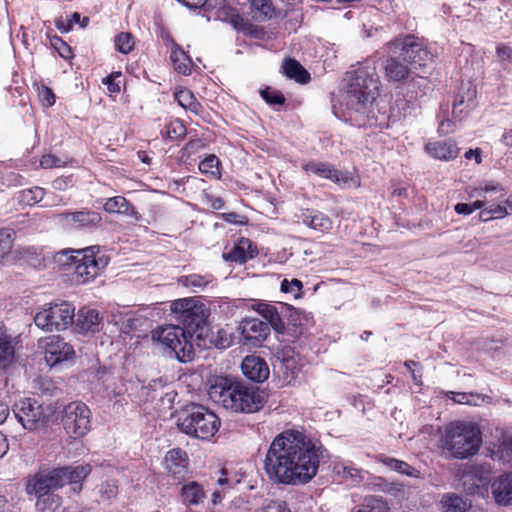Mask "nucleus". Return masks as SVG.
I'll list each match as a JSON object with an SVG mask.
<instances>
[{"instance_id":"19","label":"nucleus","mask_w":512,"mask_h":512,"mask_svg":"<svg viewBox=\"0 0 512 512\" xmlns=\"http://www.w3.org/2000/svg\"><path fill=\"white\" fill-rule=\"evenodd\" d=\"M476 90L470 83H463L459 88L458 95L453 103L452 115L462 120L474 106Z\"/></svg>"},{"instance_id":"8","label":"nucleus","mask_w":512,"mask_h":512,"mask_svg":"<svg viewBox=\"0 0 512 512\" xmlns=\"http://www.w3.org/2000/svg\"><path fill=\"white\" fill-rule=\"evenodd\" d=\"M170 310L175 319L183 325L189 337L202 331L208 317V309L198 298L189 297L171 302Z\"/></svg>"},{"instance_id":"5","label":"nucleus","mask_w":512,"mask_h":512,"mask_svg":"<svg viewBox=\"0 0 512 512\" xmlns=\"http://www.w3.org/2000/svg\"><path fill=\"white\" fill-rule=\"evenodd\" d=\"M94 247L83 250H63L55 255L60 265L70 270L78 284H85L94 279L108 264L103 255H96Z\"/></svg>"},{"instance_id":"53","label":"nucleus","mask_w":512,"mask_h":512,"mask_svg":"<svg viewBox=\"0 0 512 512\" xmlns=\"http://www.w3.org/2000/svg\"><path fill=\"white\" fill-rule=\"evenodd\" d=\"M251 503L245 496H238L234 498L228 508V512H249Z\"/></svg>"},{"instance_id":"54","label":"nucleus","mask_w":512,"mask_h":512,"mask_svg":"<svg viewBox=\"0 0 512 512\" xmlns=\"http://www.w3.org/2000/svg\"><path fill=\"white\" fill-rule=\"evenodd\" d=\"M261 96L265 99L267 103L271 105L283 104L285 101L284 96L280 92L272 90L270 88L262 90Z\"/></svg>"},{"instance_id":"18","label":"nucleus","mask_w":512,"mask_h":512,"mask_svg":"<svg viewBox=\"0 0 512 512\" xmlns=\"http://www.w3.org/2000/svg\"><path fill=\"white\" fill-rule=\"evenodd\" d=\"M252 309L259 313L275 331L282 332L285 329L283 316L285 310L290 309V305L281 302L277 304L257 302L252 305Z\"/></svg>"},{"instance_id":"59","label":"nucleus","mask_w":512,"mask_h":512,"mask_svg":"<svg viewBox=\"0 0 512 512\" xmlns=\"http://www.w3.org/2000/svg\"><path fill=\"white\" fill-rule=\"evenodd\" d=\"M39 97L43 105L52 106L55 103V95L48 87H42L39 91Z\"/></svg>"},{"instance_id":"58","label":"nucleus","mask_w":512,"mask_h":512,"mask_svg":"<svg viewBox=\"0 0 512 512\" xmlns=\"http://www.w3.org/2000/svg\"><path fill=\"white\" fill-rule=\"evenodd\" d=\"M221 217L224 221L231 224L243 225L247 223V218L245 216L237 214L235 212L223 213Z\"/></svg>"},{"instance_id":"14","label":"nucleus","mask_w":512,"mask_h":512,"mask_svg":"<svg viewBox=\"0 0 512 512\" xmlns=\"http://www.w3.org/2000/svg\"><path fill=\"white\" fill-rule=\"evenodd\" d=\"M64 472L55 469H44L29 475L25 479V491L29 496L52 494L51 491L61 488Z\"/></svg>"},{"instance_id":"7","label":"nucleus","mask_w":512,"mask_h":512,"mask_svg":"<svg viewBox=\"0 0 512 512\" xmlns=\"http://www.w3.org/2000/svg\"><path fill=\"white\" fill-rule=\"evenodd\" d=\"M188 332L179 325H167L153 331L152 340L170 350L180 362L193 359L194 349Z\"/></svg>"},{"instance_id":"63","label":"nucleus","mask_w":512,"mask_h":512,"mask_svg":"<svg viewBox=\"0 0 512 512\" xmlns=\"http://www.w3.org/2000/svg\"><path fill=\"white\" fill-rule=\"evenodd\" d=\"M70 20H71L72 26L74 24H78L82 28L86 27L88 25V23H89V18L88 17H81V15L78 12H74L71 15Z\"/></svg>"},{"instance_id":"35","label":"nucleus","mask_w":512,"mask_h":512,"mask_svg":"<svg viewBox=\"0 0 512 512\" xmlns=\"http://www.w3.org/2000/svg\"><path fill=\"white\" fill-rule=\"evenodd\" d=\"M282 70L288 78L294 79L302 84L307 83L310 79L309 73L294 59L286 60L282 65Z\"/></svg>"},{"instance_id":"38","label":"nucleus","mask_w":512,"mask_h":512,"mask_svg":"<svg viewBox=\"0 0 512 512\" xmlns=\"http://www.w3.org/2000/svg\"><path fill=\"white\" fill-rule=\"evenodd\" d=\"M175 100L177 103L195 114L201 110V105L195 98L194 94L188 89H180L175 92Z\"/></svg>"},{"instance_id":"9","label":"nucleus","mask_w":512,"mask_h":512,"mask_svg":"<svg viewBox=\"0 0 512 512\" xmlns=\"http://www.w3.org/2000/svg\"><path fill=\"white\" fill-rule=\"evenodd\" d=\"M74 316V306L68 302H61L44 306L35 315L34 322L44 330H65L73 323Z\"/></svg>"},{"instance_id":"20","label":"nucleus","mask_w":512,"mask_h":512,"mask_svg":"<svg viewBox=\"0 0 512 512\" xmlns=\"http://www.w3.org/2000/svg\"><path fill=\"white\" fill-rule=\"evenodd\" d=\"M242 372L254 382H263L269 377V368L265 360L256 355H249L242 361Z\"/></svg>"},{"instance_id":"47","label":"nucleus","mask_w":512,"mask_h":512,"mask_svg":"<svg viewBox=\"0 0 512 512\" xmlns=\"http://www.w3.org/2000/svg\"><path fill=\"white\" fill-rule=\"evenodd\" d=\"M14 358V347L7 336H0V365L6 367Z\"/></svg>"},{"instance_id":"11","label":"nucleus","mask_w":512,"mask_h":512,"mask_svg":"<svg viewBox=\"0 0 512 512\" xmlns=\"http://www.w3.org/2000/svg\"><path fill=\"white\" fill-rule=\"evenodd\" d=\"M13 412L17 420L27 430H36L47 423L46 408L32 398H23L15 402Z\"/></svg>"},{"instance_id":"37","label":"nucleus","mask_w":512,"mask_h":512,"mask_svg":"<svg viewBox=\"0 0 512 512\" xmlns=\"http://www.w3.org/2000/svg\"><path fill=\"white\" fill-rule=\"evenodd\" d=\"M44 195L45 191L43 188L33 187L17 192L15 199L21 205L33 206L40 202L44 198Z\"/></svg>"},{"instance_id":"23","label":"nucleus","mask_w":512,"mask_h":512,"mask_svg":"<svg viewBox=\"0 0 512 512\" xmlns=\"http://www.w3.org/2000/svg\"><path fill=\"white\" fill-rule=\"evenodd\" d=\"M298 218L304 225L316 231L327 232L333 227L332 219L315 209H302Z\"/></svg>"},{"instance_id":"4","label":"nucleus","mask_w":512,"mask_h":512,"mask_svg":"<svg viewBox=\"0 0 512 512\" xmlns=\"http://www.w3.org/2000/svg\"><path fill=\"white\" fill-rule=\"evenodd\" d=\"M482 444L479 426L472 421H453L440 437L441 448L455 459H467L475 455Z\"/></svg>"},{"instance_id":"31","label":"nucleus","mask_w":512,"mask_h":512,"mask_svg":"<svg viewBox=\"0 0 512 512\" xmlns=\"http://www.w3.org/2000/svg\"><path fill=\"white\" fill-rule=\"evenodd\" d=\"M333 472L344 480H350L358 484L364 480V471L353 465L350 461H335L333 463Z\"/></svg>"},{"instance_id":"24","label":"nucleus","mask_w":512,"mask_h":512,"mask_svg":"<svg viewBox=\"0 0 512 512\" xmlns=\"http://www.w3.org/2000/svg\"><path fill=\"white\" fill-rule=\"evenodd\" d=\"M425 151L431 157L441 160L450 161L457 157L459 148L454 140H440L428 142L425 145Z\"/></svg>"},{"instance_id":"1","label":"nucleus","mask_w":512,"mask_h":512,"mask_svg":"<svg viewBox=\"0 0 512 512\" xmlns=\"http://www.w3.org/2000/svg\"><path fill=\"white\" fill-rule=\"evenodd\" d=\"M327 450L304 432L288 429L277 435L266 453L264 469L278 484L304 485L318 472Z\"/></svg>"},{"instance_id":"28","label":"nucleus","mask_w":512,"mask_h":512,"mask_svg":"<svg viewBox=\"0 0 512 512\" xmlns=\"http://www.w3.org/2000/svg\"><path fill=\"white\" fill-rule=\"evenodd\" d=\"M206 496L202 485L195 481L184 484L180 489L181 502L188 507L203 504Z\"/></svg>"},{"instance_id":"21","label":"nucleus","mask_w":512,"mask_h":512,"mask_svg":"<svg viewBox=\"0 0 512 512\" xmlns=\"http://www.w3.org/2000/svg\"><path fill=\"white\" fill-rule=\"evenodd\" d=\"M256 255L257 249L252 241L248 238L241 237L228 252L223 253V258L226 261L243 264Z\"/></svg>"},{"instance_id":"39","label":"nucleus","mask_w":512,"mask_h":512,"mask_svg":"<svg viewBox=\"0 0 512 512\" xmlns=\"http://www.w3.org/2000/svg\"><path fill=\"white\" fill-rule=\"evenodd\" d=\"M253 18L257 21L269 19L274 14V8L270 0H250Z\"/></svg>"},{"instance_id":"27","label":"nucleus","mask_w":512,"mask_h":512,"mask_svg":"<svg viewBox=\"0 0 512 512\" xmlns=\"http://www.w3.org/2000/svg\"><path fill=\"white\" fill-rule=\"evenodd\" d=\"M165 469L175 478L181 477L187 469V454L181 449L168 451L164 459Z\"/></svg>"},{"instance_id":"6","label":"nucleus","mask_w":512,"mask_h":512,"mask_svg":"<svg viewBox=\"0 0 512 512\" xmlns=\"http://www.w3.org/2000/svg\"><path fill=\"white\" fill-rule=\"evenodd\" d=\"M177 425L186 435L209 440L219 430L221 422L218 416L201 404L191 403L177 414Z\"/></svg>"},{"instance_id":"43","label":"nucleus","mask_w":512,"mask_h":512,"mask_svg":"<svg viewBox=\"0 0 512 512\" xmlns=\"http://www.w3.org/2000/svg\"><path fill=\"white\" fill-rule=\"evenodd\" d=\"M219 164L220 161L217 156L211 154L199 163V170L210 178L219 179L221 176Z\"/></svg>"},{"instance_id":"29","label":"nucleus","mask_w":512,"mask_h":512,"mask_svg":"<svg viewBox=\"0 0 512 512\" xmlns=\"http://www.w3.org/2000/svg\"><path fill=\"white\" fill-rule=\"evenodd\" d=\"M64 472V476L62 477V486L65 484H73L76 485L73 489L74 491L81 490V483L85 480V478L91 472V466L89 464H80L77 466H66L57 468Z\"/></svg>"},{"instance_id":"22","label":"nucleus","mask_w":512,"mask_h":512,"mask_svg":"<svg viewBox=\"0 0 512 512\" xmlns=\"http://www.w3.org/2000/svg\"><path fill=\"white\" fill-rule=\"evenodd\" d=\"M491 492L497 504H512V472L503 473L496 478L491 484Z\"/></svg>"},{"instance_id":"60","label":"nucleus","mask_w":512,"mask_h":512,"mask_svg":"<svg viewBox=\"0 0 512 512\" xmlns=\"http://www.w3.org/2000/svg\"><path fill=\"white\" fill-rule=\"evenodd\" d=\"M55 48L57 49L59 55L64 59H69L72 57L71 48L63 42L61 39H56Z\"/></svg>"},{"instance_id":"51","label":"nucleus","mask_w":512,"mask_h":512,"mask_svg":"<svg viewBox=\"0 0 512 512\" xmlns=\"http://www.w3.org/2000/svg\"><path fill=\"white\" fill-rule=\"evenodd\" d=\"M284 319H287V321L293 326H302L303 320H307V315L303 311H300L290 305V309L285 310L283 320Z\"/></svg>"},{"instance_id":"26","label":"nucleus","mask_w":512,"mask_h":512,"mask_svg":"<svg viewBox=\"0 0 512 512\" xmlns=\"http://www.w3.org/2000/svg\"><path fill=\"white\" fill-rule=\"evenodd\" d=\"M412 69L407 61H403L402 56H392L386 60L384 70L385 75L389 81L400 82L406 80Z\"/></svg>"},{"instance_id":"64","label":"nucleus","mask_w":512,"mask_h":512,"mask_svg":"<svg viewBox=\"0 0 512 512\" xmlns=\"http://www.w3.org/2000/svg\"><path fill=\"white\" fill-rule=\"evenodd\" d=\"M439 132L441 134H448V133H451L454 131V124L451 120L449 119H446V120H442L439 124V128H438Z\"/></svg>"},{"instance_id":"17","label":"nucleus","mask_w":512,"mask_h":512,"mask_svg":"<svg viewBox=\"0 0 512 512\" xmlns=\"http://www.w3.org/2000/svg\"><path fill=\"white\" fill-rule=\"evenodd\" d=\"M74 355L75 350L73 346L59 336L53 335L47 338L45 343V360L50 366L69 360Z\"/></svg>"},{"instance_id":"13","label":"nucleus","mask_w":512,"mask_h":512,"mask_svg":"<svg viewBox=\"0 0 512 512\" xmlns=\"http://www.w3.org/2000/svg\"><path fill=\"white\" fill-rule=\"evenodd\" d=\"M302 169L307 175L328 179L341 187L357 188L360 186L358 177L349 172H341L328 162L310 160L302 165Z\"/></svg>"},{"instance_id":"42","label":"nucleus","mask_w":512,"mask_h":512,"mask_svg":"<svg viewBox=\"0 0 512 512\" xmlns=\"http://www.w3.org/2000/svg\"><path fill=\"white\" fill-rule=\"evenodd\" d=\"M509 214H511L510 209L504 201L502 204H492L483 208L480 217L483 221H488L490 219H501Z\"/></svg>"},{"instance_id":"57","label":"nucleus","mask_w":512,"mask_h":512,"mask_svg":"<svg viewBox=\"0 0 512 512\" xmlns=\"http://www.w3.org/2000/svg\"><path fill=\"white\" fill-rule=\"evenodd\" d=\"M64 161H62L60 158L56 157L52 154H47L42 156L40 160V166L44 169H50L53 167H62L64 165Z\"/></svg>"},{"instance_id":"25","label":"nucleus","mask_w":512,"mask_h":512,"mask_svg":"<svg viewBox=\"0 0 512 512\" xmlns=\"http://www.w3.org/2000/svg\"><path fill=\"white\" fill-rule=\"evenodd\" d=\"M239 328L243 338L250 342H261L270 333L269 324L256 318L243 320Z\"/></svg>"},{"instance_id":"32","label":"nucleus","mask_w":512,"mask_h":512,"mask_svg":"<svg viewBox=\"0 0 512 512\" xmlns=\"http://www.w3.org/2000/svg\"><path fill=\"white\" fill-rule=\"evenodd\" d=\"M470 506L466 498L455 493H445L440 500L441 512H466Z\"/></svg>"},{"instance_id":"48","label":"nucleus","mask_w":512,"mask_h":512,"mask_svg":"<svg viewBox=\"0 0 512 512\" xmlns=\"http://www.w3.org/2000/svg\"><path fill=\"white\" fill-rule=\"evenodd\" d=\"M255 512H290V509L281 499L267 498Z\"/></svg>"},{"instance_id":"55","label":"nucleus","mask_w":512,"mask_h":512,"mask_svg":"<svg viewBox=\"0 0 512 512\" xmlns=\"http://www.w3.org/2000/svg\"><path fill=\"white\" fill-rule=\"evenodd\" d=\"M185 127L184 125L176 120L169 124V126L166 128L165 135L170 139H178L182 137L185 134Z\"/></svg>"},{"instance_id":"62","label":"nucleus","mask_w":512,"mask_h":512,"mask_svg":"<svg viewBox=\"0 0 512 512\" xmlns=\"http://www.w3.org/2000/svg\"><path fill=\"white\" fill-rule=\"evenodd\" d=\"M465 158L474 159L477 164L482 162V150L480 148L470 149L465 153Z\"/></svg>"},{"instance_id":"10","label":"nucleus","mask_w":512,"mask_h":512,"mask_svg":"<svg viewBox=\"0 0 512 512\" xmlns=\"http://www.w3.org/2000/svg\"><path fill=\"white\" fill-rule=\"evenodd\" d=\"M390 47L394 48V53L399 51L403 61H407L415 69L425 66L432 59V54L427 49L425 41L414 35L397 38L390 43Z\"/></svg>"},{"instance_id":"49","label":"nucleus","mask_w":512,"mask_h":512,"mask_svg":"<svg viewBox=\"0 0 512 512\" xmlns=\"http://www.w3.org/2000/svg\"><path fill=\"white\" fill-rule=\"evenodd\" d=\"M134 45V38L129 32H121L115 37V47L122 54L130 53Z\"/></svg>"},{"instance_id":"46","label":"nucleus","mask_w":512,"mask_h":512,"mask_svg":"<svg viewBox=\"0 0 512 512\" xmlns=\"http://www.w3.org/2000/svg\"><path fill=\"white\" fill-rule=\"evenodd\" d=\"M37 500L35 503L36 510L39 512H45L47 510H52L57 507L59 504V497L55 494H43V495H34Z\"/></svg>"},{"instance_id":"36","label":"nucleus","mask_w":512,"mask_h":512,"mask_svg":"<svg viewBox=\"0 0 512 512\" xmlns=\"http://www.w3.org/2000/svg\"><path fill=\"white\" fill-rule=\"evenodd\" d=\"M491 458L507 467H512V438H505L502 443L491 451Z\"/></svg>"},{"instance_id":"45","label":"nucleus","mask_w":512,"mask_h":512,"mask_svg":"<svg viewBox=\"0 0 512 512\" xmlns=\"http://www.w3.org/2000/svg\"><path fill=\"white\" fill-rule=\"evenodd\" d=\"M449 397L456 403L477 406L484 401L485 397L475 393L449 392Z\"/></svg>"},{"instance_id":"30","label":"nucleus","mask_w":512,"mask_h":512,"mask_svg":"<svg viewBox=\"0 0 512 512\" xmlns=\"http://www.w3.org/2000/svg\"><path fill=\"white\" fill-rule=\"evenodd\" d=\"M101 317L96 309L82 308L78 311L76 327L80 332H95L98 330Z\"/></svg>"},{"instance_id":"40","label":"nucleus","mask_w":512,"mask_h":512,"mask_svg":"<svg viewBox=\"0 0 512 512\" xmlns=\"http://www.w3.org/2000/svg\"><path fill=\"white\" fill-rule=\"evenodd\" d=\"M213 277L211 275H200V274H191L187 276H182L179 278V283L184 287L192 288L195 292L202 290L206 287L210 282H212Z\"/></svg>"},{"instance_id":"61","label":"nucleus","mask_w":512,"mask_h":512,"mask_svg":"<svg viewBox=\"0 0 512 512\" xmlns=\"http://www.w3.org/2000/svg\"><path fill=\"white\" fill-rule=\"evenodd\" d=\"M56 28L62 32L67 33L72 29L70 18L58 17L55 19Z\"/></svg>"},{"instance_id":"52","label":"nucleus","mask_w":512,"mask_h":512,"mask_svg":"<svg viewBox=\"0 0 512 512\" xmlns=\"http://www.w3.org/2000/svg\"><path fill=\"white\" fill-rule=\"evenodd\" d=\"M232 341H233L232 333L226 329H219L217 331L216 337L213 340L215 346L219 349L228 348L232 344Z\"/></svg>"},{"instance_id":"15","label":"nucleus","mask_w":512,"mask_h":512,"mask_svg":"<svg viewBox=\"0 0 512 512\" xmlns=\"http://www.w3.org/2000/svg\"><path fill=\"white\" fill-rule=\"evenodd\" d=\"M275 357L278 361L277 372L281 375L283 384L290 385L300 372L299 355L294 348L284 346L276 352Z\"/></svg>"},{"instance_id":"50","label":"nucleus","mask_w":512,"mask_h":512,"mask_svg":"<svg viewBox=\"0 0 512 512\" xmlns=\"http://www.w3.org/2000/svg\"><path fill=\"white\" fill-rule=\"evenodd\" d=\"M12 232L9 229L0 230V263L9 255L12 249Z\"/></svg>"},{"instance_id":"3","label":"nucleus","mask_w":512,"mask_h":512,"mask_svg":"<svg viewBox=\"0 0 512 512\" xmlns=\"http://www.w3.org/2000/svg\"><path fill=\"white\" fill-rule=\"evenodd\" d=\"M345 80L344 104L348 110L364 113L378 95L380 81L375 66L361 65L349 71Z\"/></svg>"},{"instance_id":"34","label":"nucleus","mask_w":512,"mask_h":512,"mask_svg":"<svg viewBox=\"0 0 512 512\" xmlns=\"http://www.w3.org/2000/svg\"><path fill=\"white\" fill-rule=\"evenodd\" d=\"M378 461L388 467L390 470H393L399 474H403L412 478L420 477V471L405 461L384 455L379 456Z\"/></svg>"},{"instance_id":"41","label":"nucleus","mask_w":512,"mask_h":512,"mask_svg":"<svg viewBox=\"0 0 512 512\" xmlns=\"http://www.w3.org/2000/svg\"><path fill=\"white\" fill-rule=\"evenodd\" d=\"M170 58L175 70L184 75L190 73V60L182 49L177 46L174 47L171 51Z\"/></svg>"},{"instance_id":"44","label":"nucleus","mask_w":512,"mask_h":512,"mask_svg":"<svg viewBox=\"0 0 512 512\" xmlns=\"http://www.w3.org/2000/svg\"><path fill=\"white\" fill-rule=\"evenodd\" d=\"M302 289V282L296 278L291 280L283 279L280 285V291L285 294H290L294 299L302 298Z\"/></svg>"},{"instance_id":"12","label":"nucleus","mask_w":512,"mask_h":512,"mask_svg":"<svg viewBox=\"0 0 512 512\" xmlns=\"http://www.w3.org/2000/svg\"><path fill=\"white\" fill-rule=\"evenodd\" d=\"M91 412L82 402H72L63 410L62 422L68 434L74 438L83 437L91 427Z\"/></svg>"},{"instance_id":"16","label":"nucleus","mask_w":512,"mask_h":512,"mask_svg":"<svg viewBox=\"0 0 512 512\" xmlns=\"http://www.w3.org/2000/svg\"><path fill=\"white\" fill-rule=\"evenodd\" d=\"M60 223L69 229H90L98 227L102 222L99 212L84 209L81 211L64 212L59 214Z\"/></svg>"},{"instance_id":"56","label":"nucleus","mask_w":512,"mask_h":512,"mask_svg":"<svg viewBox=\"0 0 512 512\" xmlns=\"http://www.w3.org/2000/svg\"><path fill=\"white\" fill-rule=\"evenodd\" d=\"M474 192L478 197L483 196L484 194L492 193V192H504V188L493 181L485 182L483 185H480L474 189Z\"/></svg>"},{"instance_id":"2","label":"nucleus","mask_w":512,"mask_h":512,"mask_svg":"<svg viewBox=\"0 0 512 512\" xmlns=\"http://www.w3.org/2000/svg\"><path fill=\"white\" fill-rule=\"evenodd\" d=\"M208 394L214 402L234 412L253 413L263 406V397L255 387L228 377H216Z\"/></svg>"},{"instance_id":"33","label":"nucleus","mask_w":512,"mask_h":512,"mask_svg":"<svg viewBox=\"0 0 512 512\" xmlns=\"http://www.w3.org/2000/svg\"><path fill=\"white\" fill-rule=\"evenodd\" d=\"M104 210L108 213H119L138 219V212L135 208L122 196H115L107 199L104 204Z\"/></svg>"}]
</instances>
